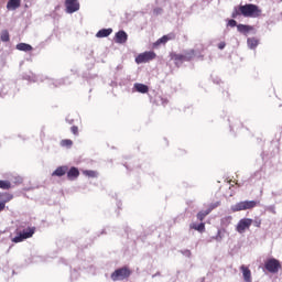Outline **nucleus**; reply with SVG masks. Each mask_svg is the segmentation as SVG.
Returning <instances> with one entry per match:
<instances>
[{
  "mask_svg": "<svg viewBox=\"0 0 282 282\" xmlns=\"http://www.w3.org/2000/svg\"><path fill=\"white\" fill-rule=\"evenodd\" d=\"M110 276L113 281H124V279L131 276V269H129V267L119 268L115 270Z\"/></svg>",
  "mask_w": 282,
  "mask_h": 282,
  "instance_id": "20e7f679",
  "label": "nucleus"
},
{
  "mask_svg": "<svg viewBox=\"0 0 282 282\" xmlns=\"http://www.w3.org/2000/svg\"><path fill=\"white\" fill-rule=\"evenodd\" d=\"M183 56L185 58V62H191L193 61V58L197 56V53L195 52V50H189V51H185Z\"/></svg>",
  "mask_w": 282,
  "mask_h": 282,
  "instance_id": "6ab92c4d",
  "label": "nucleus"
},
{
  "mask_svg": "<svg viewBox=\"0 0 282 282\" xmlns=\"http://www.w3.org/2000/svg\"><path fill=\"white\" fill-rule=\"evenodd\" d=\"M134 89L139 94H149V86L144 84H140V83L134 84Z\"/></svg>",
  "mask_w": 282,
  "mask_h": 282,
  "instance_id": "f3484780",
  "label": "nucleus"
},
{
  "mask_svg": "<svg viewBox=\"0 0 282 282\" xmlns=\"http://www.w3.org/2000/svg\"><path fill=\"white\" fill-rule=\"evenodd\" d=\"M154 276H160V272H156V273L153 275V278H154Z\"/></svg>",
  "mask_w": 282,
  "mask_h": 282,
  "instance_id": "c9c22d12",
  "label": "nucleus"
},
{
  "mask_svg": "<svg viewBox=\"0 0 282 282\" xmlns=\"http://www.w3.org/2000/svg\"><path fill=\"white\" fill-rule=\"evenodd\" d=\"M0 39L3 43H8V41H10V33L8 32V30H3L1 32Z\"/></svg>",
  "mask_w": 282,
  "mask_h": 282,
  "instance_id": "a878e982",
  "label": "nucleus"
},
{
  "mask_svg": "<svg viewBox=\"0 0 282 282\" xmlns=\"http://www.w3.org/2000/svg\"><path fill=\"white\" fill-rule=\"evenodd\" d=\"M70 131H72V134H73V135H78V127H77V126H73V127L70 128Z\"/></svg>",
  "mask_w": 282,
  "mask_h": 282,
  "instance_id": "2f4dec72",
  "label": "nucleus"
},
{
  "mask_svg": "<svg viewBox=\"0 0 282 282\" xmlns=\"http://www.w3.org/2000/svg\"><path fill=\"white\" fill-rule=\"evenodd\" d=\"M253 226H254L256 228H261V218H256V219L253 220Z\"/></svg>",
  "mask_w": 282,
  "mask_h": 282,
  "instance_id": "7c9ffc66",
  "label": "nucleus"
},
{
  "mask_svg": "<svg viewBox=\"0 0 282 282\" xmlns=\"http://www.w3.org/2000/svg\"><path fill=\"white\" fill-rule=\"evenodd\" d=\"M223 224H230V221H232V216H227L225 218H223Z\"/></svg>",
  "mask_w": 282,
  "mask_h": 282,
  "instance_id": "473e14b6",
  "label": "nucleus"
},
{
  "mask_svg": "<svg viewBox=\"0 0 282 282\" xmlns=\"http://www.w3.org/2000/svg\"><path fill=\"white\" fill-rule=\"evenodd\" d=\"M65 8L68 14H74L80 10V2L78 0H65Z\"/></svg>",
  "mask_w": 282,
  "mask_h": 282,
  "instance_id": "0eeeda50",
  "label": "nucleus"
},
{
  "mask_svg": "<svg viewBox=\"0 0 282 282\" xmlns=\"http://www.w3.org/2000/svg\"><path fill=\"white\" fill-rule=\"evenodd\" d=\"M259 206V202L257 200H243L240 203H237L236 205L231 206L232 213H239L241 210H252V208H257Z\"/></svg>",
  "mask_w": 282,
  "mask_h": 282,
  "instance_id": "7ed1b4c3",
  "label": "nucleus"
},
{
  "mask_svg": "<svg viewBox=\"0 0 282 282\" xmlns=\"http://www.w3.org/2000/svg\"><path fill=\"white\" fill-rule=\"evenodd\" d=\"M66 174H67V180H69L70 182H74V180H77V177H79L80 171H78V167L73 166L69 170H67Z\"/></svg>",
  "mask_w": 282,
  "mask_h": 282,
  "instance_id": "1a4fd4ad",
  "label": "nucleus"
},
{
  "mask_svg": "<svg viewBox=\"0 0 282 282\" xmlns=\"http://www.w3.org/2000/svg\"><path fill=\"white\" fill-rule=\"evenodd\" d=\"M237 30L240 32V34H248V32H252L253 29L250 25L238 24Z\"/></svg>",
  "mask_w": 282,
  "mask_h": 282,
  "instance_id": "aec40b11",
  "label": "nucleus"
},
{
  "mask_svg": "<svg viewBox=\"0 0 282 282\" xmlns=\"http://www.w3.org/2000/svg\"><path fill=\"white\" fill-rule=\"evenodd\" d=\"M156 56L158 55L153 51L144 52L135 57V63H138V65L142 63H149V61H154Z\"/></svg>",
  "mask_w": 282,
  "mask_h": 282,
  "instance_id": "423d86ee",
  "label": "nucleus"
},
{
  "mask_svg": "<svg viewBox=\"0 0 282 282\" xmlns=\"http://www.w3.org/2000/svg\"><path fill=\"white\" fill-rule=\"evenodd\" d=\"M228 25H229V28H237V21L236 20H229Z\"/></svg>",
  "mask_w": 282,
  "mask_h": 282,
  "instance_id": "72a5a7b5",
  "label": "nucleus"
},
{
  "mask_svg": "<svg viewBox=\"0 0 282 282\" xmlns=\"http://www.w3.org/2000/svg\"><path fill=\"white\" fill-rule=\"evenodd\" d=\"M165 37L167 39V41H175L176 35L174 32H171V33L166 34Z\"/></svg>",
  "mask_w": 282,
  "mask_h": 282,
  "instance_id": "c756f323",
  "label": "nucleus"
},
{
  "mask_svg": "<svg viewBox=\"0 0 282 282\" xmlns=\"http://www.w3.org/2000/svg\"><path fill=\"white\" fill-rule=\"evenodd\" d=\"M12 194H2L0 193V213L6 209V204L12 199Z\"/></svg>",
  "mask_w": 282,
  "mask_h": 282,
  "instance_id": "9b49d317",
  "label": "nucleus"
},
{
  "mask_svg": "<svg viewBox=\"0 0 282 282\" xmlns=\"http://www.w3.org/2000/svg\"><path fill=\"white\" fill-rule=\"evenodd\" d=\"M128 39H129V35H127V32L124 31H119L115 35L116 43H120V44L127 43Z\"/></svg>",
  "mask_w": 282,
  "mask_h": 282,
  "instance_id": "f8f14e48",
  "label": "nucleus"
},
{
  "mask_svg": "<svg viewBox=\"0 0 282 282\" xmlns=\"http://www.w3.org/2000/svg\"><path fill=\"white\" fill-rule=\"evenodd\" d=\"M21 8V0H9L7 3V10H17Z\"/></svg>",
  "mask_w": 282,
  "mask_h": 282,
  "instance_id": "2eb2a0df",
  "label": "nucleus"
},
{
  "mask_svg": "<svg viewBox=\"0 0 282 282\" xmlns=\"http://www.w3.org/2000/svg\"><path fill=\"white\" fill-rule=\"evenodd\" d=\"M252 223L253 221L250 218L240 219L236 227L237 232H239L240 235H243V232H246V230H248V228L252 226Z\"/></svg>",
  "mask_w": 282,
  "mask_h": 282,
  "instance_id": "6e6552de",
  "label": "nucleus"
},
{
  "mask_svg": "<svg viewBox=\"0 0 282 282\" xmlns=\"http://www.w3.org/2000/svg\"><path fill=\"white\" fill-rule=\"evenodd\" d=\"M68 171L67 165L58 166L53 173L52 177H63V175H66Z\"/></svg>",
  "mask_w": 282,
  "mask_h": 282,
  "instance_id": "4468645a",
  "label": "nucleus"
},
{
  "mask_svg": "<svg viewBox=\"0 0 282 282\" xmlns=\"http://www.w3.org/2000/svg\"><path fill=\"white\" fill-rule=\"evenodd\" d=\"M208 215H210V210L206 209V210H202L197 214V219L198 221H204V219H206V217H208Z\"/></svg>",
  "mask_w": 282,
  "mask_h": 282,
  "instance_id": "b1692460",
  "label": "nucleus"
},
{
  "mask_svg": "<svg viewBox=\"0 0 282 282\" xmlns=\"http://www.w3.org/2000/svg\"><path fill=\"white\" fill-rule=\"evenodd\" d=\"M240 270L242 272L243 280L246 282H252V272L250 271V269L246 265H241Z\"/></svg>",
  "mask_w": 282,
  "mask_h": 282,
  "instance_id": "ddd939ff",
  "label": "nucleus"
},
{
  "mask_svg": "<svg viewBox=\"0 0 282 282\" xmlns=\"http://www.w3.org/2000/svg\"><path fill=\"white\" fill-rule=\"evenodd\" d=\"M17 50H19L20 52H32L33 48L30 44L19 43L17 45Z\"/></svg>",
  "mask_w": 282,
  "mask_h": 282,
  "instance_id": "412c9836",
  "label": "nucleus"
},
{
  "mask_svg": "<svg viewBox=\"0 0 282 282\" xmlns=\"http://www.w3.org/2000/svg\"><path fill=\"white\" fill-rule=\"evenodd\" d=\"M165 43H169V40L166 37V35H163L162 37H160L155 43L154 45H165Z\"/></svg>",
  "mask_w": 282,
  "mask_h": 282,
  "instance_id": "cd10ccee",
  "label": "nucleus"
},
{
  "mask_svg": "<svg viewBox=\"0 0 282 282\" xmlns=\"http://www.w3.org/2000/svg\"><path fill=\"white\" fill-rule=\"evenodd\" d=\"M264 268L267 272L271 274H276L281 270V261L275 258H270L264 262Z\"/></svg>",
  "mask_w": 282,
  "mask_h": 282,
  "instance_id": "39448f33",
  "label": "nucleus"
},
{
  "mask_svg": "<svg viewBox=\"0 0 282 282\" xmlns=\"http://www.w3.org/2000/svg\"><path fill=\"white\" fill-rule=\"evenodd\" d=\"M171 59L174 62V65H176V67H180L182 63H186L184 54L171 53Z\"/></svg>",
  "mask_w": 282,
  "mask_h": 282,
  "instance_id": "9d476101",
  "label": "nucleus"
},
{
  "mask_svg": "<svg viewBox=\"0 0 282 282\" xmlns=\"http://www.w3.org/2000/svg\"><path fill=\"white\" fill-rule=\"evenodd\" d=\"M111 32H113L112 29H101L97 32L96 36H97V39H105V37L109 36L111 34Z\"/></svg>",
  "mask_w": 282,
  "mask_h": 282,
  "instance_id": "a211bd4d",
  "label": "nucleus"
},
{
  "mask_svg": "<svg viewBox=\"0 0 282 282\" xmlns=\"http://www.w3.org/2000/svg\"><path fill=\"white\" fill-rule=\"evenodd\" d=\"M189 228L192 230H197V232H205L206 231V224L200 223V224L197 225V224L193 223V224L189 225Z\"/></svg>",
  "mask_w": 282,
  "mask_h": 282,
  "instance_id": "dca6fc26",
  "label": "nucleus"
},
{
  "mask_svg": "<svg viewBox=\"0 0 282 282\" xmlns=\"http://www.w3.org/2000/svg\"><path fill=\"white\" fill-rule=\"evenodd\" d=\"M246 17L249 19H257L261 17V9L257 4H245L236 7L231 13L232 19H237V17Z\"/></svg>",
  "mask_w": 282,
  "mask_h": 282,
  "instance_id": "f257e3e1",
  "label": "nucleus"
},
{
  "mask_svg": "<svg viewBox=\"0 0 282 282\" xmlns=\"http://www.w3.org/2000/svg\"><path fill=\"white\" fill-rule=\"evenodd\" d=\"M224 47H226V42H220L218 44V50H224Z\"/></svg>",
  "mask_w": 282,
  "mask_h": 282,
  "instance_id": "f704fd0d",
  "label": "nucleus"
},
{
  "mask_svg": "<svg viewBox=\"0 0 282 282\" xmlns=\"http://www.w3.org/2000/svg\"><path fill=\"white\" fill-rule=\"evenodd\" d=\"M61 147H64L66 149H72V147H74V141H72V139H63L59 142Z\"/></svg>",
  "mask_w": 282,
  "mask_h": 282,
  "instance_id": "5701e85b",
  "label": "nucleus"
},
{
  "mask_svg": "<svg viewBox=\"0 0 282 282\" xmlns=\"http://www.w3.org/2000/svg\"><path fill=\"white\" fill-rule=\"evenodd\" d=\"M0 188L2 191H10V188H12V183H10V181H0Z\"/></svg>",
  "mask_w": 282,
  "mask_h": 282,
  "instance_id": "393cba45",
  "label": "nucleus"
},
{
  "mask_svg": "<svg viewBox=\"0 0 282 282\" xmlns=\"http://www.w3.org/2000/svg\"><path fill=\"white\" fill-rule=\"evenodd\" d=\"M219 206H221V202H216L214 204H210L207 210H209V213H213V210H215V208H219Z\"/></svg>",
  "mask_w": 282,
  "mask_h": 282,
  "instance_id": "c85d7f7f",
  "label": "nucleus"
},
{
  "mask_svg": "<svg viewBox=\"0 0 282 282\" xmlns=\"http://www.w3.org/2000/svg\"><path fill=\"white\" fill-rule=\"evenodd\" d=\"M83 174L86 175V177H98V172L94 170H85Z\"/></svg>",
  "mask_w": 282,
  "mask_h": 282,
  "instance_id": "bb28decb",
  "label": "nucleus"
},
{
  "mask_svg": "<svg viewBox=\"0 0 282 282\" xmlns=\"http://www.w3.org/2000/svg\"><path fill=\"white\" fill-rule=\"evenodd\" d=\"M36 232V227H26L24 229H21L19 227L15 231V237L12 238L13 243H21V241H25V239H30L34 236Z\"/></svg>",
  "mask_w": 282,
  "mask_h": 282,
  "instance_id": "f03ea898",
  "label": "nucleus"
},
{
  "mask_svg": "<svg viewBox=\"0 0 282 282\" xmlns=\"http://www.w3.org/2000/svg\"><path fill=\"white\" fill-rule=\"evenodd\" d=\"M247 43L250 50H256V47L259 45V40H257L256 37H249L247 40Z\"/></svg>",
  "mask_w": 282,
  "mask_h": 282,
  "instance_id": "4be33fe9",
  "label": "nucleus"
}]
</instances>
